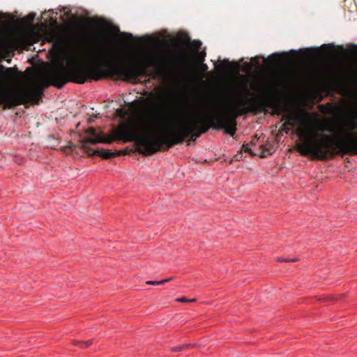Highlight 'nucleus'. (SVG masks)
I'll return each instance as SVG.
<instances>
[{
  "label": "nucleus",
  "mask_w": 357,
  "mask_h": 357,
  "mask_svg": "<svg viewBox=\"0 0 357 357\" xmlns=\"http://www.w3.org/2000/svg\"><path fill=\"white\" fill-rule=\"evenodd\" d=\"M44 15H45V11L41 13V15H40L41 18H43Z\"/></svg>",
  "instance_id": "obj_29"
},
{
  "label": "nucleus",
  "mask_w": 357,
  "mask_h": 357,
  "mask_svg": "<svg viewBox=\"0 0 357 357\" xmlns=\"http://www.w3.org/2000/svg\"><path fill=\"white\" fill-rule=\"evenodd\" d=\"M4 80L8 83H13L15 82V77L13 73V69L11 68H5L1 73Z\"/></svg>",
  "instance_id": "obj_11"
},
{
  "label": "nucleus",
  "mask_w": 357,
  "mask_h": 357,
  "mask_svg": "<svg viewBox=\"0 0 357 357\" xmlns=\"http://www.w3.org/2000/svg\"><path fill=\"white\" fill-rule=\"evenodd\" d=\"M176 301H177V302H183V303L195 302L196 299L195 298L187 299L185 297H181V298H176Z\"/></svg>",
  "instance_id": "obj_18"
},
{
  "label": "nucleus",
  "mask_w": 357,
  "mask_h": 357,
  "mask_svg": "<svg viewBox=\"0 0 357 357\" xmlns=\"http://www.w3.org/2000/svg\"><path fill=\"white\" fill-rule=\"evenodd\" d=\"M220 113L199 112L192 116V120L202 133L206 132L209 128L220 130L224 127L222 123H218Z\"/></svg>",
  "instance_id": "obj_8"
},
{
  "label": "nucleus",
  "mask_w": 357,
  "mask_h": 357,
  "mask_svg": "<svg viewBox=\"0 0 357 357\" xmlns=\"http://www.w3.org/2000/svg\"><path fill=\"white\" fill-rule=\"evenodd\" d=\"M298 261L297 258L290 259V262H295V261Z\"/></svg>",
  "instance_id": "obj_27"
},
{
  "label": "nucleus",
  "mask_w": 357,
  "mask_h": 357,
  "mask_svg": "<svg viewBox=\"0 0 357 357\" xmlns=\"http://www.w3.org/2000/svg\"><path fill=\"white\" fill-rule=\"evenodd\" d=\"M242 151H243L244 152H247V153H249L251 155H255L256 154L254 153L251 149L248 146V144H243L242 146Z\"/></svg>",
  "instance_id": "obj_17"
},
{
  "label": "nucleus",
  "mask_w": 357,
  "mask_h": 357,
  "mask_svg": "<svg viewBox=\"0 0 357 357\" xmlns=\"http://www.w3.org/2000/svg\"><path fill=\"white\" fill-rule=\"evenodd\" d=\"M190 347H191L190 344H183L181 346H176V347H172L171 351L172 352H179V351H183L185 349H188Z\"/></svg>",
  "instance_id": "obj_15"
},
{
  "label": "nucleus",
  "mask_w": 357,
  "mask_h": 357,
  "mask_svg": "<svg viewBox=\"0 0 357 357\" xmlns=\"http://www.w3.org/2000/svg\"><path fill=\"white\" fill-rule=\"evenodd\" d=\"M93 343L92 340H89L87 341H75L73 344L80 347L81 349H86L89 347Z\"/></svg>",
  "instance_id": "obj_13"
},
{
  "label": "nucleus",
  "mask_w": 357,
  "mask_h": 357,
  "mask_svg": "<svg viewBox=\"0 0 357 357\" xmlns=\"http://www.w3.org/2000/svg\"><path fill=\"white\" fill-rule=\"evenodd\" d=\"M267 154H269V152L268 151H264L260 155L261 158H264L266 156Z\"/></svg>",
  "instance_id": "obj_25"
},
{
  "label": "nucleus",
  "mask_w": 357,
  "mask_h": 357,
  "mask_svg": "<svg viewBox=\"0 0 357 357\" xmlns=\"http://www.w3.org/2000/svg\"><path fill=\"white\" fill-rule=\"evenodd\" d=\"M283 119H287L282 124V129L287 132L290 127L295 126L298 123H301L297 129V134L303 140L298 145L297 151L302 155H310L314 159L320 160H326L339 154L357 155V121L354 119L346 123L343 129L344 135L334 142L330 136L317 137L314 131L320 129L312 128L307 113L286 114L282 116V120Z\"/></svg>",
  "instance_id": "obj_3"
},
{
  "label": "nucleus",
  "mask_w": 357,
  "mask_h": 357,
  "mask_svg": "<svg viewBox=\"0 0 357 357\" xmlns=\"http://www.w3.org/2000/svg\"><path fill=\"white\" fill-rule=\"evenodd\" d=\"M353 47H354V52L357 51V45H354Z\"/></svg>",
  "instance_id": "obj_28"
},
{
  "label": "nucleus",
  "mask_w": 357,
  "mask_h": 357,
  "mask_svg": "<svg viewBox=\"0 0 357 357\" xmlns=\"http://www.w3.org/2000/svg\"><path fill=\"white\" fill-rule=\"evenodd\" d=\"M28 73L27 84L17 89L0 91V105L4 109H12L21 105L38 104L45 89V61H42L34 69L26 70Z\"/></svg>",
  "instance_id": "obj_4"
},
{
  "label": "nucleus",
  "mask_w": 357,
  "mask_h": 357,
  "mask_svg": "<svg viewBox=\"0 0 357 357\" xmlns=\"http://www.w3.org/2000/svg\"><path fill=\"white\" fill-rule=\"evenodd\" d=\"M146 283L147 284H149V285H161V284H164V282H161V280L160 281L148 280V281H146Z\"/></svg>",
  "instance_id": "obj_20"
},
{
  "label": "nucleus",
  "mask_w": 357,
  "mask_h": 357,
  "mask_svg": "<svg viewBox=\"0 0 357 357\" xmlns=\"http://www.w3.org/2000/svg\"><path fill=\"white\" fill-rule=\"evenodd\" d=\"M178 58H179V60L182 63H186L188 57H187V55L185 53H183V52L180 53Z\"/></svg>",
  "instance_id": "obj_21"
},
{
  "label": "nucleus",
  "mask_w": 357,
  "mask_h": 357,
  "mask_svg": "<svg viewBox=\"0 0 357 357\" xmlns=\"http://www.w3.org/2000/svg\"><path fill=\"white\" fill-rule=\"evenodd\" d=\"M190 133L197 139L203 134L192 121V115H181V112L157 121L139 117L135 123H123L114 132L115 139L134 142L136 151L144 155L167 151L183 143Z\"/></svg>",
  "instance_id": "obj_2"
},
{
  "label": "nucleus",
  "mask_w": 357,
  "mask_h": 357,
  "mask_svg": "<svg viewBox=\"0 0 357 357\" xmlns=\"http://www.w3.org/2000/svg\"><path fill=\"white\" fill-rule=\"evenodd\" d=\"M36 13H30L29 15H27L24 17H20L17 20L14 18L15 16L11 15H10V22H23L27 26H29L30 28H35L33 24V21L36 17Z\"/></svg>",
  "instance_id": "obj_10"
},
{
  "label": "nucleus",
  "mask_w": 357,
  "mask_h": 357,
  "mask_svg": "<svg viewBox=\"0 0 357 357\" xmlns=\"http://www.w3.org/2000/svg\"><path fill=\"white\" fill-rule=\"evenodd\" d=\"M188 137H189V140L192 142H195L197 139V137H192V133L188 135Z\"/></svg>",
  "instance_id": "obj_24"
},
{
  "label": "nucleus",
  "mask_w": 357,
  "mask_h": 357,
  "mask_svg": "<svg viewBox=\"0 0 357 357\" xmlns=\"http://www.w3.org/2000/svg\"><path fill=\"white\" fill-rule=\"evenodd\" d=\"M195 43H197L199 45H201V42L200 41H195Z\"/></svg>",
  "instance_id": "obj_31"
},
{
  "label": "nucleus",
  "mask_w": 357,
  "mask_h": 357,
  "mask_svg": "<svg viewBox=\"0 0 357 357\" xmlns=\"http://www.w3.org/2000/svg\"><path fill=\"white\" fill-rule=\"evenodd\" d=\"M73 10L70 8H64L61 10L60 12H56V15H59V17H53L52 13H51L50 10H49V17L50 20H47L46 18V43L50 42L48 35V22H58V18L62 19L61 22H80V9L77 8L75 10V13H72ZM48 11L46 10V14H47ZM52 13H54L53 11Z\"/></svg>",
  "instance_id": "obj_9"
},
{
  "label": "nucleus",
  "mask_w": 357,
  "mask_h": 357,
  "mask_svg": "<svg viewBox=\"0 0 357 357\" xmlns=\"http://www.w3.org/2000/svg\"><path fill=\"white\" fill-rule=\"evenodd\" d=\"M86 133L88 136L81 142L80 146L87 155H96L104 159H109L116 156L126 155L127 153L126 151H116L113 152L110 150L105 149L93 150L88 145L89 143L93 144H97L98 142L111 144L114 140V138L105 137L101 135H99L96 132V129L93 128H88Z\"/></svg>",
  "instance_id": "obj_7"
},
{
  "label": "nucleus",
  "mask_w": 357,
  "mask_h": 357,
  "mask_svg": "<svg viewBox=\"0 0 357 357\" xmlns=\"http://www.w3.org/2000/svg\"><path fill=\"white\" fill-rule=\"evenodd\" d=\"M173 280V278H169L165 280H162L161 282H164V284Z\"/></svg>",
  "instance_id": "obj_26"
},
{
  "label": "nucleus",
  "mask_w": 357,
  "mask_h": 357,
  "mask_svg": "<svg viewBox=\"0 0 357 357\" xmlns=\"http://www.w3.org/2000/svg\"><path fill=\"white\" fill-rule=\"evenodd\" d=\"M249 112L243 96H238L227 109L220 113L218 123L224 125L220 130H224L226 134L234 137L236 131L237 117Z\"/></svg>",
  "instance_id": "obj_6"
},
{
  "label": "nucleus",
  "mask_w": 357,
  "mask_h": 357,
  "mask_svg": "<svg viewBox=\"0 0 357 357\" xmlns=\"http://www.w3.org/2000/svg\"><path fill=\"white\" fill-rule=\"evenodd\" d=\"M203 68H204V70H206V69H207V66L206 65H204Z\"/></svg>",
  "instance_id": "obj_30"
},
{
  "label": "nucleus",
  "mask_w": 357,
  "mask_h": 357,
  "mask_svg": "<svg viewBox=\"0 0 357 357\" xmlns=\"http://www.w3.org/2000/svg\"><path fill=\"white\" fill-rule=\"evenodd\" d=\"M277 260L280 262H290L289 258L278 257Z\"/></svg>",
  "instance_id": "obj_23"
},
{
  "label": "nucleus",
  "mask_w": 357,
  "mask_h": 357,
  "mask_svg": "<svg viewBox=\"0 0 357 357\" xmlns=\"http://www.w3.org/2000/svg\"><path fill=\"white\" fill-rule=\"evenodd\" d=\"M116 113L118 114L119 116H120L121 117H124L127 114L126 110L123 108L117 109Z\"/></svg>",
  "instance_id": "obj_19"
},
{
  "label": "nucleus",
  "mask_w": 357,
  "mask_h": 357,
  "mask_svg": "<svg viewBox=\"0 0 357 357\" xmlns=\"http://www.w3.org/2000/svg\"><path fill=\"white\" fill-rule=\"evenodd\" d=\"M46 61V88L53 85L62 88L67 82L84 84L88 79L99 80L105 73L116 75L122 80L137 83L139 77L155 79L165 73L164 57L156 52L146 54V61L121 63L120 52L106 44L84 48L70 38L55 41Z\"/></svg>",
  "instance_id": "obj_1"
},
{
  "label": "nucleus",
  "mask_w": 357,
  "mask_h": 357,
  "mask_svg": "<svg viewBox=\"0 0 357 357\" xmlns=\"http://www.w3.org/2000/svg\"><path fill=\"white\" fill-rule=\"evenodd\" d=\"M76 148H77L76 145H75L72 142H69L68 145L65 147L64 151L66 153H70L75 151Z\"/></svg>",
  "instance_id": "obj_16"
},
{
  "label": "nucleus",
  "mask_w": 357,
  "mask_h": 357,
  "mask_svg": "<svg viewBox=\"0 0 357 357\" xmlns=\"http://www.w3.org/2000/svg\"><path fill=\"white\" fill-rule=\"evenodd\" d=\"M59 144V139L53 135H50L46 139V148L56 149Z\"/></svg>",
  "instance_id": "obj_12"
},
{
  "label": "nucleus",
  "mask_w": 357,
  "mask_h": 357,
  "mask_svg": "<svg viewBox=\"0 0 357 357\" xmlns=\"http://www.w3.org/2000/svg\"><path fill=\"white\" fill-rule=\"evenodd\" d=\"M307 51H308V52H313V51H312V50H310V49H307Z\"/></svg>",
  "instance_id": "obj_32"
},
{
  "label": "nucleus",
  "mask_w": 357,
  "mask_h": 357,
  "mask_svg": "<svg viewBox=\"0 0 357 357\" xmlns=\"http://www.w3.org/2000/svg\"><path fill=\"white\" fill-rule=\"evenodd\" d=\"M38 34L40 37L41 45L45 44V23L40 22V28L38 30Z\"/></svg>",
  "instance_id": "obj_14"
},
{
  "label": "nucleus",
  "mask_w": 357,
  "mask_h": 357,
  "mask_svg": "<svg viewBox=\"0 0 357 357\" xmlns=\"http://www.w3.org/2000/svg\"><path fill=\"white\" fill-rule=\"evenodd\" d=\"M270 59H273L274 62H278V61L280 59V55L278 54H273L271 56H269Z\"/></svg>",
  "instance_id": "obj_22"
},
{
  "label": "nucleus",
  "mask_w": 357,
  "mask_h": 357,
  "mask_svg": "<svg viewBox=\"0 0 357 357\" xmlns=\"http://www.w3.org/2000/svg\"><path fill=\"white\" fill-rule=\"evenodd\" d=\"M240 91L246 95L243 96L250 112H261L267 108H272L273 114L275 115L280 116L283 113L289 114L286 107L277 98L275 93L273 91H266L259 97L250 96L248 79L245 76H241Z\"/></svg>",
  "instance_id": "obj_5"
}]
</instances>
